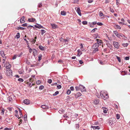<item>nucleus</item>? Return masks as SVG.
I'll list each match as a JSON object with an SVG mask.
<instances>
[{
	"label": "nucleus",
	"instance_id": "obj_21",
	"mask_svg": "<svg viewBox=\"0 0 130 130\" xmlns=\"http://www.w3.org/2000/svg\"><path fill=\"white\" fill-rule=\"evenodd\" d=\"M35 27L37 28H39V29H40V26L41 25L39 24H37V25H35L34 26Z\"/></svg>",
	"mask_w": 130,
	"mask_h": 130
},
{
	"label": "nucleus",
	"instance_id": "obj_42",
	"mask_svg": "<svg viewBox=\"0 0 130 130\" xmlns=\"http://www.w3.org/2000/svg\"><path fill=\"white\" fill-rule=\"evenodd\" d=\"M82 24L83 25H86L87 24V22L86 21H83L82 22Z\"/></svg>",
	"mask_w": 130,
	"mask_h": 130
},
{
	"label": "nucleus",
	"instance_id": "obj_52",
	"mask_svg": "<svg viewBox=\"0 0 130 130\" xmlns=\"http://www.w3.org/2000/svg\"><path fill=\"white\" fill-rule=\"evenodd\" d=\"M52 79H50L48 80L47 82L49 84H51L52 83Z\"/></svg>",
	"mask_w": 130,
	"mask_h": 130
},
{
	"label": "nucleus",
	"instance_id": "obj_49",
	"mask_svg": "<svg viewBox=\"0 0 130 130\" xmlns=\"http://www.w3.org/2000/svg\"><path fill=\"white\" fill-rule=\"evenodd\" d=\"M57 88L58 89H60L61 88V85H57Z\"/></svg>",
	"mask_w": 130,
	"mask_h": 130
},
{
	"label": "nucleus",
	"instance_id": "obj_24",
	"mask_svg": "<svg viewBox=\"0 0 130 130\" xmlns=\"http://www.w3.org/2000/svg\"><path fill=\"white\" fill-rule=\"evenodd\" d=\"M77 53H78V55H79V56H80V55H82V52H81V50H80L78 49L77 50Z\"/></svg>",
	"mask_w": 130,
	"mask_h": 130
},
{
	"label": "nucleus",
	"instance_id": "obj_1",
	"mask_svg": "<svg viewBox=\"0 0 130 130\" xmlns=\"http://www.w3.org/2000/svg\"><path fill=\"white\" fill-rule=\"evenodd\" d=\"M100 95L102 99L106 100L108 98V96L107 92L104 91H102L100 92Z\"/></svg>",
	"mask_w": 130,
	"mask_h": 130
},
{
	"label": "nucleus",
	"instance_id": "obj_38",
	"mask_svg": "<svg viewBox=\"0 0 130 130\" xmlns=\"http://www.w3.org/2000/svg\"><path fill=\"white\" fill-rule=\"evenodd\" d=\"M2 111L1 112V115H4V109H2L1 110Z\"/></svg>",
	"mask_w": 130,
	"mask_h": 130
},
{
	"label": "nucleus",
	"instance_id": "obj_62",
	"mask_svg": "<svg viewBox=\"0 0 130 130\" xmlns=\"http://www.w3.org/2000/svg\"><path fill=\"white\" fill-rule=\"evenodd\" d=\"M125 59L126 60H128L129 59V57H126L125 58Z\"/></svg>",
	"mask_w": 130,
	"mask_h": 130
},
{
	"label": "nucleus",
	"instance_id": "obj_3",
	"mask_svg": "<svg viewBox=\"0 0 130 130\" xmlns=\"http://www.w3.org/2000/svg\"><path fill=\"white\" fill-rule=\"evenodd\" d=\"M12 72L11 70L8 69L7 70L6 75L9 77H11L12 76Z\"/></svg>",
	"mask_w": 130,
	"mask_h": 130
},
{
	"label": "nucleus",
	"instance_id": "obj_53",
	"mask_svg": "<svg viewBox=\"0 0 130 130\" xmlns=\"http://www.w3.org/2000/svg\"><path fill=\"white\" fill-rule=\"evenodd\" d=\"M113 33L116 36L118 34V32L116 30L113 31Z\"/></svg>",
	"mask_w": 130,
	"mask_h": 130
},
{
	"label": "nucleus",
	"instance_id": "obj_63",
	"mask_svg": "<svg viewBox=\"0 0 130 130\" xmlns=\"http://www.w3.org/2000/svg\"><path fill=\"white\" fill-rule=\"evenodd\" d=\"M8 109L9 110V111H12V108H8Z\"/></svg>",
	"mask_w": 130,
	"mask_h": 130
},
{
	"label": "nucleus",
	"instance_id": "obj_15",
	"mask_svg": "<svg viewBox=\"0 0 130 130\" xmlns=\"http://www.w3.org/2000/svg\"><path fill=\"white\" fill-rule=\"evenodd\" d=\"M41 108L43 109H48L49 108L48 106L45 105H42L41 106Z\"/></svg>",
	"mask_w": 130,
	"mask_h": 130
},
{
	"label": "nucleus",
	"instance_id": "obj_8",
	"mask_svg": "<svg viewBox=\"0 0 130 130\" xmlns=\"http://www.w3.org/2000/svg\"><path fill=\"white\" fill-rule=\"evenodd\" d=\"M25 17L24 16L22 17L20 19V22L21 23H23L25 22L24 20Z\"/></svg>",
	"mask_w": 130,
	"mask_h": 130
},
{
	"label": "nucleus",
	"instance_id": "obj_34",
	"mask_svg": "<svg viewBox=\"0 0 130 130\" xmlns=\"http://www.w3.org/2000/svg\"><path fill=\"white\" fill-rule=\"evenodd\" d=\"M41 31V34L42 35H43L44 33L46 32V31L42 29Z\"/></svg>",
	"mask_w": 130,
	"mask_h": 130
},
{
	"label": "nucleus",
	"instance_id": "obj_45",
	"mask_svg": "<svg viewBox=\"0 0 130 130\" xmlns=\"http://www.w3.org/2000/svg\"><path fill=\"white\" fill-rule=\"evenodd\" d=\"M44 88V86L43 85L40 86L39 87V89L40 90H42Z\"/></svg>",
	"mask_w": 130,
	"mask_h": 130
},
{
	"label": "nucleus",
	"instance_id": "obj_6",
	"mask_svg": "<svg viewBox=\"0 0 130 130\" xmlns=\"http://www.w3.org/2000/svg\"><path fill=\"white\" fill-rule=\"evenodd\" d=\"M32 51L33 53V55L35 57L37 54V51L35 49H32Z\"/></svg>",
	"mask_w": 130,
	"mask_h": 130
},
{
	"label": "nucleus",
	"instance_id": "obj_14",
	"mask_svg": "<svg viewBox=\"0 0 130 130\" xmlns=\"http://www.w3.org/2000/svg\"><path fill=\"white\" fill-rule=\"evenodd\" d=\"M102 109L103 110V112L105 113H107L108 111V109L105 107H102Z\"/></svg>",
	"mask_w": 130,
	"mask_h": 130
},
{
	"label": "nucleus",
	"instance_id": "obj_19",
	"mask_svg": "<svg viewBox=\"0 0 130 130\" xmlns=\"http://www.w3.org/2000/svg\"><path fill=\"white\" fill-rule=\"evenodd\" d=\"M94 104L96 105L99 103V100L98 99H95L94 101Z\"/></svg>",
	"mask_w": 130,
	"mask_h": 130
},
{
	"label": "nucleus",
	"instance_id": "obj_51",
	"mask_svg": "<svg viewBox=\"0 0 130 130\" xmlns=\"http://www.w3.org/2000/svg\"><path fill=\"white\" fill-rule=\"evenodd\" d=\"M18 80L21 82H23V80L22 78H19L18 79Z\"/></svg>",
	"mask_w": 130,
	"mask_h": 130
},
{
	"label": "nucleus",
	"instance_id": "obj_61",
	"mask_svg": "<svg viewBox=\"0 0 130 130\" xmlns=\"http://www.w3.org/2000/svg\"><path fill=\"white\" fill-rule=\"evenodd\" d=\"M89 24L90 26L91 27H93L94 26L92 23L89 22Z\"/></svg>",
	"mask_w": 130,
	"mask_h": 130
},
{
	"label": "nucleus",
	"instance_id": "obj_40",
	"mask_svg": "<svg viewBox=\"0 0 130 130\" xmlns=\"http://www.w3.org/2000/svg\"><path fill=\"white\" fill-rule=\"evenodd\" d=\"M116 57L117 58L118 60V61L119 62H121V59L120 57L117 56H116Z\"/></svg>",
	"mask_w": 130,
	"mask_h": 130
},
{
	"label": "nucleus",
	"instance_id": "obj_10",
	"mask_svg": "<svg viewBox=\"0 0 130 130\" xmlns=\"http://www.w3.org/2000/svg\"><path fill=\"white\" fill-rule=\"evenodd\" d=\"M96 40L97 41V43H97L99 45H101L102 43V40L100 39H97Z\"/></svg>",
	"mask_w": 130,
	"mask_h": 130
},
{
	"label": "nucleus",
	"instance_id": "obj_13",
	"mask_svg": "<svg viewBox=\"0 0 130 130\" xmlns=\"http://www.w3.org/2000/svg\"><path fill=\"white\" fill-rule=\"evenodd\" d=\"M76 11L80 16H81L82 14L80 12V9L79 8H77Z\"/></svg>",
	"mask_w": 130,
	"mask_h": 130
},
{
	"label": "nucleus",
	"instance_id": "obj_22",
	"mask_svg": "<svg viewBox=\"0 0 130 130\" xmlns=\"http://www.w3.org/2000/svg\"><path fill=\"white\" fill-rule=\"evenodd\" d=\"M64 112V110L62 108H61L58 111V112L60 114H62Z\"/></svg>",
	"mask_w": 130,
	"mask_h": 130
},
{
	"label": "nucleus",
	"instance_id": "obj_43",
	"mask_svg": "<svg viewBox=\"0 0 130 130\" xmlns=\"http://www.w3.org/2000/svg\"><path fill=\"white\" fill-rule=\"evenodd\" d=\"M116 118L117 119H119L120 118V115L119 114H117L116 115Z\"/></svg>",
	"mask_w": 130,
	"mask_h": 130
},
{
	"label": "nucleus",
	"instance_id": "obj_11",
	"mask_svg": "<svg viewBox=\"0 0 130 130\" xmlns=\"http://www.w3.org/2000/svg\"><path fill=\"white\" fill-rule=\"evenodd\" d=\"M105 40L107 42L106 44L107 45V46L110 49H111L112 47V45L110 44L109 43V42L108 41H107L106 40Z\"/></svg>",
	"mask_w": 130,
	"mask_h": 130
},
{
	"label": "nucleus",
	"instance_id": "obj_47",
	"mask_svg": "<svg viewBox=\"0 0 130 130\" xmlns=\"http://www.w3.org/2000/svg\"><path fill=\"white\" fill-rule=\"evenodd\" d=\"M42 3H40L38 4V7H39L40 8L42 7Z\"/></svg>",
	"mask_w": 130,
	"mask_h": 130
},
{
	"label": "nucleus",
	"instance_id": "obj_32",
	"mask_svg": "<svg viewBox=\"0 0 130 130\" xmlns=\"http://www.w3.org/2000/svg\"><path fill=\"white\" fill-rule=\"evenodd\" d=\"M7 100H8L9 102H10L12 101V99L11 96H9Z\"/></svg>",
	"mask_w": 130,
	"mask_h": 130
},
{
	"label": "nucleus",
	"instance_id": "obj_37",
	"mask_svg": "<svg viewBox=\"0 0 130 130\" xmlns=\"http://www.w3.org/2000/svg\"><path fill=\"white\" fill-rule=\"evenodd\" d=\"M98 29L96 28H95L93 29L91 31V32H94L96 30H97Z\"/></svg>",
	"mask_w": 130,
	"mask_h": 130
},
{
	"label": "nucleus",
	"instance_id": "obj_18",
	"mask_svg": "<svg viewBox=\"0 0 130 130\" xmlns=\"http://www.w3.org/2000/svg\"><path fill=\"white\" fill-rule=\"evenodd\" d=\"M91 128H93L94 129H100V127L99 126H91Z\"/></svg>",
	"mask_w": 130,
	"mask_h": 130
},
{
	"label": "nucleus",
	"instance_id": "obj_60",
	"mask_svg": "<svg viewBox=\"0 0 130 130\" xmlns=\"http://www.w3.org/2000/svg\"><path fill=\"white\" fill-rule=\"evenodd\" d=\"M41 83V82L40 80H37L36 81V83L37 85H39Z\"/></svg>",
	"mask_w": 130,
	"mask_h": 130
},
{
	"label": "nucleus",
	"instance_id": "obj_55",
	"mask_svg": "<svg viewBox=\"0 0 130 130\" xmlns=\"http://www.w3.org/2000/svg\"><path fill=\"white\" fill-rule=\"evenodd\" d=\"M64 39L62 38H61L60 39V41L62 42H64Z\"/></svg>",
	"mask_w": 130,
	"mask_h": 130
},
{
	"label": "nucleus",
	"instance_id": "obj_9",
	"mask_svg": "<svg viewBox=\"0 0 130 130\" xmlns=\"http://www.w3.org/2000/svg\"><path fill=\"white\" fill-rule=\"evenodd\" d=\"M23 103L24 104L27 105L28 104L30 103L29 101L27 99L23 101Z\"/></svg>",
	"mask_w": 130,
	"mask_h": 130
},
{
	"label": "nucleus",
	"instance_id": "obj_50",
	"mask_svg": "<svg viewBox=\"0 0 130 130\" xmlns=\"http://www.w3.org/2000/svg\"><path fill=\"white\" fill-rule=\"evenodd\" d=\"M17 56H18V55H14V56L12 58V59H13V60L15 59L17 57Z\"/></svg>",
	"mask_w": 130,
	"mask_h": 130
},
{
	"label": "nucleus",
	"instance_id": "obj_16",
	"mask_svg": "<svg viewBox=\"0 0 130 130\" xmlns=\"http://www.w3.org/2000/svg\"><path fill=\"white\" fill-rule=\"evenodd\" d=\"M35 20V19L33 18H32L31 19H28V21L29 22H34Z\"/></svg>",
	"mask_w": 130,
	"mask_h": 130
},
{
	"label": "nucleus",
	"instance_id": "obj_58",
	"mask_svg": "<svg viewBox=\"0 0 130 130\" xmlns=\"http://www.w3.org/2000/svg\"><path fill=\"white\" fill-rule=\"evenodd\" d=\"M27 23H25L21 25V26H23V27L26 26H27Z\"/></svg>",
	"mask_w": 130,
	"mask_h": 130
},
{
	"label": "nucleus",
	"instance_id": "obj_4",
	"mask_svg": "<svg viewBox=\"0 0 130 130\" xmlns=\"http://www.w3.org/2000/svg\"><path fill=\"white\" fill-rule=\"evenodd\" d=\"M113 44L114 47L117 48H119L120 47V45L118 42L115 41L113 42Z\"/></svg>",
	"mask_w": 130,
	"mask_h": 130
},
{
	"label": "nucleus",
	"instance_id": "obj_29",
	"mask_svg": "<svg viewBox=\"0 0 130 130\" xmlns=\"http://www.w3.org/2000/svg\"><path fill=\"white\" fill-rule=\"evenodd\" d=\"M114 26L116 27V28L117 29H121V27L115 24L114 25Z\"/></svg>",
	"mask_w": 130,
	"mask_h": 130
},
{
	"label": "nucleus",
	"instance_id": "obj_17",
	"mask_svg": "<svg viewBox=\"0 0 130 130\" xmlns=\"http://www.w3.org/2000/svg\"><path fill=\"white\" fill-rule=\"evenodd\" d=\"M82 95L81 94L80 92H78L75 95V98H77L78 97Z\"/></svg>",
	"mask_w": 130,
	"mask_h": 130
},
{
	"label": "nucleus",
	"instance_id": "obj_26",
	"mask_svg": "<svg viewBox=\"0 0 130 130\" xmlns=\"http://www.w3.org/2000/svg\"><path fill=\"white\" fill-rule=\"evenodd\" d=\"M10 119L9 118H7L5 120V121H6L7 123H9L10 122Z\"/></svg>",
	"mask_w": 130,
	"mask_h": 130
},
{
	"label": "nucleus",
	"instance_id": "obj_5",
	"mask_svg": "<svg viewBox=\"0 0 130 130\" xmlns=\"http://www.w3.org/2000/svg\"><path fill=\"white\" fill-rule=\"evenodd\" d=\"M5 66L7 69H9L11 67V65L9 62H7L5 64Z\"/></svg>",
	"mask_w": 130,
	"mask_h": 130
},
{
	"label": "nucleus",
	"instance_id": "obj_56",
	"mask_svg": "<svg viewBox=\"0 0 130 130\" xmlns=\"http://www.w3.org/2000/svg\"><path fill=\"white\" fill-rule=\"evenodd\" d=\"M76 90V91H78L79 90V87L76 86L75 87Z\"/></svg>",
	"mask_w": 130,
	"mask_h": 130
},
{
	"label": "nucleus",
	"instance_id": "obj_25",
	"mask_svg": "<svg viewBox=\"0 0 130 130\" xmlns=\"http://www.w3.org/2000/svg\"><path fill=\"white\" fill-rule=\"evenodd\" d=\"M61 14L62 15H65L66 14V13L65 11H62L61 12Z\"/></svg>",
	"mask_w": 130,
	"mask_h": 130
},
{
	"label": "nucleus",
	"instance_id": "obj_48",
	"mask_svg": "<svg viewBox=\"0 0 130 130\" xmlns=\"http://www.w3.org/2000/svg\"><path fill=\"white\" fill-rule=\"evenodd\" d=\"M97 24L98 25L102 26L103 25V24L101 22H98Z\"/></svg>",
	"mask_w": 130,
	"mask_h": 130
},
{
	"label": "nucleus",
	"instance_id": "obj_64",
	"mask_svg": "<svg viewBox=\"0 0 130 130\" xmlns=\"http://www.w3.org/2000/svg\"><path fill=\"white\" fill-rule=\"evenodd\" d=\"M36 41V40L35 39H32L31 41V42L34 43H35Z\"/></svg>",
	"mask_w": 130,
	"mask_h": 130
},
{
	"label": "nucleus",
	"instance_id": "obj_59",
	"mask_svg": "<svg viewBox=\"0 0 130 130\" xmlns=\"http://www.w3.org/2000/svg\"><path fill=\"white\" fill-rule=\"evenodd\" d=\"M83 86H82L81 85H79V90H81V89H82V87H83Z\"/></svg>",
	"mask_w": 130,
	"mask_h": 130
},
{
	"label": "nucleus",
	"instance_id": "obj_33",
	"mask_svg": "<svg viewBox=\"0 0 130 130\" xmlns=\"http://www.w3.org/2000/svg\"><path fill=\"white\" fill-rule=\"evenodd\" d=\"M81 91L82 92L85 91H86V89L85 87L84 86H83V87H82V88L81 89Z\"/></svg>",
	"mask_w": 130,
	"mask_h": 130
},
{
	"label": "nucleus",
	"instance_id": "obj_57",
	"mask_svg": "<svg viewBox=\"0 0 130 130\" xmlns=\"http://www.w3.org/2000/svg\"><path fill=\"white\" fill-rule=\"evenodd\" d=\"M11 128H8L7 127H6L4 129V130H11Z\"/></svg>",
	"mask_w": 130,
	"mask_h": 130
},
{
	"label": "nucleus",
	"instance_id": "obj_27",
	"mask_svg": "<svg viewBox=\"0 0 130 130\" xmlns=\"http://www.w3.org/2000/svg\"><path fill=\"white\" fill-rule=\"evenodd\" d=\"M122 34H118L116 36L119 38H121V37L122 35Z\"/></svg>",
	"mask_w": 130,
	"mask_h": 130
},
{
	"label": "nucleus",
	"instance_id": "obj_35",
	"mask_svg": "<svg viewBox=\"0 0 130 130\" xmlns=\"http://www.w3.org/2000/svg\"><path fill=\"white\" fill-rule=\"evenodd\" d=\"M51 25L53 28H55L57 27L56 25L54 24H52Z\"/></svg>",
	"mask_w": 130,
	"mask_h": 130
},
{
	"label": "nucleus",
	"instance_id": "obj_54",
	"mask_svg": "<svg viewBox=\"0 0 130 130\" xmlns=\"http://www.w3.org/2000/svg\"><path fill=\"white\" fill-rule=\"evenodd\" d=\"M24 40L26 41L27 44L28 45L29 44V43L28 41L26 40V39L24 38Z\"/></svg>",
	"mask_w": 130,
	"mask_h": 130
},
{
	"label": "nucleus",
	"instance_id": "obj_30",
	"mask_svg": "<svg viewBox=\"0 0 130 130\" xmlns=\"http://www.w3.org/2000/svg\"><path fill=\"white\" fill-rule=\"evenodd\" d=\"M25 28H25L21 27H18L17 28V29L18 30H24L25 29Z\"/></svg>",
	"mask_w": 130,
	"mask_h": 130
},
{
	"label": "nucleus",
	"instance_id": "obj_12",
	"mask_svg": "<svg viewBox=\"0 0 130 130\" xmlns=\"http://www.w3.org/2000/svg\"><path fill=\"white\" fill-rule=\"evenodd\" d=\"M0 54L3 58H6L4 51H1Z\"/></svg>",
	"mask_w": 130,
	"mask_h": 130
},
{
	"label": "nucleus",
	"instance_id": "obj_28",
	"mask_svg": "<svg viewBox=\"0 0 130 130\" xmlns=\"http://www.w3.org/2000/svg\"><path fill=\"white\" fill-rule=\"evenodd\" d=\"M15 37V38H16L17 39L19 38L20 37V34L19 32H18L17 33Z\"/></svg>",
	"mask_w": 130,
	"mask_h": 130
},
{
	"label": "nucleus",
	"instance_id": "obj_31",
	"mask_svg": "<svg viewBox=\"0 0 130 130\" xmlns=\"http://www.w3.org/2000/svg\"><path fill=\"white\" fill-rule=\"evenodd\" d=\"M42 57V55L41 54H40L38 56V61H40Z\"/></svg>",
	"mask_w": 130,
	"mask_h": 130
},
{
	"label": "nucleus",
	"instance_id": "obj_36",
	"mask_svg": "<svg viewBox=\"0 0 130 130\" xmlns=\"http://www.w3.org/2000/svg\"><path fill=\"white\" fill-rule=\"evenodd\" d=\"M128 43H123L122 44V45L124 47H126L128 46Z\"/></svg>",
	"mask_w": 130,
	"mask_h": 130
},
{
	"label": "nucleus",
	"instance_id": "obj_46",
	"mask_svg": "<svg viewBox=\"0 0 130 130\" xmlns=\"http://www.w3.org/2000/svg\"><path fill=\"white\" fill-rule=\"evenodd\" d=\"M99 15L100 17H102L103 15V13L101 11L99 12Z\"/></svg>",
	"mask_w": 130,
	"mask_h": 130
},
{
	"label": "nucleus",
	"instance_id": "obj_20",
	"mask_svg": "<svg viewBox=\"0 0 130 130\" xmlns=\"http://www.w3.org/2000/svg\"><path fill=\"white\" fill-rule=\"evenodd\" d=\"M94 49L93 50L92 53L93 54L95 53L96 52H98L99 51V49L98 48H93Z\"/></svg>",
	"mask_w": 130,
	"mask_h": 130
},
{
	"label": "nucleus",
	"instance_id": "obj_23",
	"mask_svg": "<svg viewBox=\"0 0 130 130\" xmlns=\"http://www.w3.org/2000/svg\"><path fill=\"white\" fill-rule=\"evenodd\" d=\"M39 48L42 51H44V47L41 45H40L39 46Z\"/></svg>",
	"mask_w": 130,
	"mask_h": 130
},
{
	"label": "nucleus",
	"instance_id": "obj_2",
	"mask_svg": "<svg viewBox=\"0 0 130 130\" xmlns=\"http://www.w3.org/2000/svg\"><path fill=\"white\" fill-rule=\"evenodd\" d=\"M116 122V120L115 118H111L109 120L108 123L110 126L113 125Z\"/></svg>",
	"mask_w": 130,
	"mask_h": 130
},
{
	"label": "nucleus",
	"instance_id": "obj_39",
	"mask_svg": "<svg viewBox=\"0 0 130 130\" xmlns=\"http://www.w3.org/2000/svg\"><path fill=\"white\" fill-rule=\"evenodd\" d=\"M122 35L121 37L122 38V39L124 40H125L126 39V37H125L123 34H122Z\"/></svg>",
	"mask_w": 130,
	"mask_h": 130
},
{
	"label": "nucleus",
	"instance_id": "obj_7",
	"mask_svg": "<svg viewBox=\"0 0 130 130\" xmlns=\"http://www.w3.org/2000/svg\"><path fill=\"white\" fill-rule=\"evenodd\" d=\"M99 46V44L97 43H95L94 44L92 47V48H98Z\"/></svg>",
	"mask_w": 130,
	"mask_h": 130
},
{
	"label": "nucleus",
	"instance_id": "obj_44",
	"mask_svg": "<svg viewBox=\"0 0 130 130\" xmlns=\"http://www.w3.org/2000/svg\"><path fill=\"white\" fill-rule=\"evenodd\" d=\"M71 93V91L70 90L68 89L67 92V93L68 95L69 94Z\"/></svg>",
	"mask_w": 130,
	"mask_h": 130
},
{
	"label": "nucleus",
	"instance_id": "obj_41",
	"mask_svg": "<svg viewBox=\"0 0 130 130\" xmlns=\"http://www.w3.org/2000/svg\"><path fill=\"white\" fill-rule=\"evenodd\" d=\"M58 93L59 92L58 91H57L53 94V96H55L57 95Z\"/></svg>",
	"mask_w": 130,
	"mask_h": 130
}]
</instances>
